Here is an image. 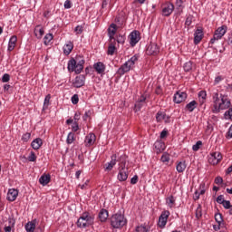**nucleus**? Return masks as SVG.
<instances>
[{
  "mask_svg": "<svg viewBox=\"0 0 232 232\" xmlns=\"http://www.w3.org/2000/svg\"><path fill=\"white\" fill-rule=\"evenodd\" d=\"M161 162L166 163L169 162V154L168 153H163L161 158H160Z\"/></svg>",
  "mask_w": 232,
  "mask_h": 232,
  "instance_id": "09e8293b",
  "label": "nucleus"
},
{
  "mask_svg": "<svg viewBox=\"0 0 232 232\" xmlns=\"http://www.w3.org/2000/svg\"><path fill=\"white\" fill-rule=\"evenodd\" d=\"M72 131H79V123L77 121H74L72 127Z\"/></svg>",
  "mask_w": 232,
  "mask_h": 232,
  "instance_id": "052dcab7",
  "label": "nucleus"
},
{
  "mask_svg": "<svg viewBox=\"0 0 232 232\" xmlns=\"http://www.w3.org/2000/svg\"><path fill=\"white\" fill-rule=\"evenodd\" d=\"M126 224H127V220L124 218V215L122 214H114L111 218V226L114 229L124 227Z\"/></svg>",
  "mask_w": 232,
  "mask_h": 232,
  "instance_id": "39448f33",
  "label": "nucleus"
},
{
  "mask_svg": "<svg viewBox=\"0 0 232 232\" xmlns=\"http://www.w3.org/2000/svg\"><path fill=\"white\" fill-rule=\"evenodd\" d=\"M224 117L227 121H232V107L225 112Z\"/></svg>",
  "mask_w": 232,
  "mask_h": 232,
  "instance_id": "79ce46f5",
  "label": "nucleus"
},
{
  "mask_svg": "<svg viewBox=\"0 0 232 232\" xmlns=\"http://www.w3.org/2000/svg\"><path fill=\"white\" fill-rule=\"evenodd\" d=\"M201 146H202V141L201 140L197 141L196 144L192 146L193 151H198Z\"/></svg>",
  "mask_w": 232,
  "mask_h": 232,
  "instance_id": "de8ad7c7",
  "label": "nucleus"
},
{
  "mask_svg": "<svg viewBox=\"0 0 232 232\" xmlns=\"http://www.w3.org/2000/svg\"><path fill=\"white\" fill-rule=\"evenodd\" d=\"M148 231H150V229L142 225L136 227V229H135V232H148Z\"/></svg>",
  "mask_w": 232,
  "mask_h": 232,
  "instance_id": "a18cd8bd",
  "label": "nucleus"
},
{
  "mask_svg": "<svg viewBox=\"0 0 232 232\" xmlns=\"http://www.w3.org/2000/svg\"><path fill=\"white\" fill-rule=\"evenodd\" d=\"M198 102H197V101L193 100L185 106V111H189V113H191V112L195 111V110H196V108H198Z\"/></svg>",
  "mask_w": 232,
  "mask_h": 232,
  "instance_id": "5701e85b",
  "label": "nucleus"
},
{
  "mask_svg": "<svg viewBox=\"0 0 232 232\" xmlns=\"http://www.w3.org/2000/svg\"><path fill=\"white\" fill-rule=\"evenodd\" d=\"M32 137V134L29 133V132H26L24 133L23 136H22V140L24 142H28V140H30V138Z\"/></svg>",
  "mask_w": 232,
  "mask_h": 232,
  "instance_id": "8fccbe9b",
  "label": "nucleus"
},
{
  "mask_svg": "<svg viewBox=\"0 0 232 232\" xmlns=\"http://www.w3.org/2000/svg\"><path fill=\"white\" fill-rule=\"evenodd\" d=\"M51 180L52 176L50 174H43L39 179V182L42 186H48Z\"/></svg>",
  "mask_w": 232,
  "mask_h": 232,
  "instance_id": "4be33fe9",
  "label": "nucleus"
},
{
  "mask_svg": "<svg viewBox=\"0 0 232 232\" xmlns=\"http://www.w3.org/2000/svg\"><path fill=\"white\" fill-rule=\"evenodd\" d=\"M227 32V25H221L218 27L213 35V38L210 39L209 44H215L217 41H220L222 39L223 35H226V33Z\"/></svg>",
  "mask_w": 232,
  "mask_h": 232,
  "instance_id": "423d86ee",
  "label": "nucleus"
},
{
  "mask_svg": "<svg viewBox=\"0 0 232 232\" xmlns=\"http://www.w3.org/2000/svg\"><path fill=\"white\" fill-rule=\"evenodd\" d=\"M115 50H117V47H115V44L113 43V41H111L108 47V55H113V53H115Z\"/></svg>",
  "mask_w": 232,
  "mask_h": 232,
  "instance_id": "f704fd0d",
  "label": "nucleus"
},
{
  "mask_svg": "<svg viewBox=\"0 0 232 232\" xmlns=\"http://www.w3.org/2000/svg\"><path fill=\"white\" fill-rule=\"evenodd\" d=\"M139 182V176L135 175L133 178L130 179V184H137Z\"/></svg>",
  "mask_w": 232,
  "mask_h": 232,
  "instance_id": "680f3d73",
  "label": "nucleus"
},
{
  "mask_svg": "<svg viewBox=\"0 0 232 232\" xmlns=\"http://www.w3.org/2000/svg\"><path fill=\"white\" fill-rule=\"evenodd\" d=\"M95 218L90 215V212H83L82 216L77 220L78 227H90L93 224Z\"/></svg>",
  "mask_w": 232,
  "mask_h": 232,
  "instance_id": "7ed1b4c3",
  "label": "nucleus"
},
{
  "mask_svg": "<svg viewBox=\"0 0 232 232\" xmlns=\"http://www.w3.org/2000/svg\"><path fill=\"white\" fill-rule=\"evenodd\" d=\"M109 213L105 208L101 209L99 213V218L101 222H106L108 220Z\"/></svg>",
  "mask_w": 232,
  "mask_h": 232,
  "instance_id": "c756f323",
  "label": "nucleus"
},
{
  "mask_svg": "<svg viewBox=\"0 0 232 232\" xmlns=\"http://www.w3.org/2000/svg\"><path fill=\"white\" fill-rule=\"evenodd\" d=\"M183 3L182 0H176V6L178 7V10H181V12L184 8V6H182Z\"/></svg>",
  "mask_w": 232,
  "mask_h": 232,
  "instance_id": "5fc2aeb1",
  "label": "nucleus"
},
{
  "mask_svg": "<svg viewBox=\"0 0 232 232\" xmlns=\"http://www.w3.org/2000/svg\"><path fill=\"white\" fill-rule=\"evenodd\" d=\"M167 115L164 111H158L156 114V120L158 122H161V121H164L166 119Z\"/></svg>",
  "mask_w": 232,
  "mask_h": 232,
  "instance_id": "e433bc0d",
  "label": "nucleus"
},
{
  "mask_svg": "<svg viewBox=\"0 0 232 232\" xmlns=\"http://www.w3.org/2000/svg\"><path fill=\"white\" fill-rule=\"evenodd\" d=\"M50 99H52V96L50 94L46 95L44 102V110L48 108L50 105Z\"/></svg>",
  "mask_w": 232,
  "mask_h": 232,
  "instance_id": "37998d69",
  "label": "nucleus"
},
{
  "mask_svg": "<svg viewBox=\"0 0 232 232\" xmlns=\"http://www.w3.org/2000/svg\"><path fill=\"white\" fill-rule=\"evenodd\" d=\"M215 220L218 224H219V226H222V224H224V218H222V214L220 213H217L215 215Z\"/></svg>",
  "mask_w": 232,
  "mask_h": 232,
  "instance_id": "58836bf2",
  "label": "nucleus"
},
{
  "mask_svg": "<svg viewBox=\"0 0 232 232\" xmlns=\"http://www.w3.org/2000/svg\"><path fill=\"white\" fill-rule=\"evenodd\" d=\"M223 208H225V209H231L232 206H231V201L229 200H225V202L222 204Z\"/></svg>",
  "mask_w": 232,
  "mask_h": 232,
  "instance_id": "864d4df0",
  "label": "nucleus"
},
{
  "mask_svg": "<svg viewBox=\"0 0 232 232\" xmlns=\"http://www.w3.org/2000/svg\"><path fill=\"white\" fill-rule=\"evenodd\" d=\"M25 231L27 232H34L35 231V220L29 221L24 226Z\"/></svg>",
  "mask_w": 232,
  "mask_h": 232,
  "instance_id": "2f4dec72",
  "label": "nucleus"
},
{
  "mask_svg": "<svg viewBox=\"0 0 232 232\" xmlns=\"http://www.w3.org/2000/svg\"><path fill=\"white\" fill-rule=\"evenodd\" d=\"M71 101L73 104H78L79 103V95L74 94L72 98Z\"/></svg>",
  "mask_w": 232,
  "mask_h": 232,
  "instance_id": "6e6d98bb",
  "label": "nucleus"
},
{
  "mask_svg": "<svg viewBox=\"0 0 232 232\" xmlns=\"http://www.w3.org/2000/svg\"><path fill=\"white\" fill-rule=\"evenodd\" d=\"M175 197L169 196V198H166V204L169 208H173L175 206Z\"/></svg>",
  "mask_w": 232,
  "mask_h": 232,
  "instance_id": "c9c22d12",
  "label": "nucleus"
},
{
  "mask_svg": "<svg viewBox=\"0 0 232 232\" xmlns=\"http://www.w3.org/2000/svg\"><path fill=\"white\" fill-rule=\"evenodd\" d=\"M183 70L184 72H193V62L188 61L185 63L183 66Z\"/></svg>",
  "mask_w": 232,
  "mask_h": 232,
  "instance_id": "473e14b6",
  "label": "nucleus"
},
{
  "mask_svg": "<svg viewBox=\"0 0 232 232\" xmlns=\"http://www.w3.org/2000/svg\"><path fill=\"white\" fill-rule=\"evenodd\" d=\"M160 139H166V137H168V131L166 130H163L161 132H160Z\"/></svg>",
  "mask_w": 232,
  "mask_h": 232,
  "instance_id": "69168bd1",
  "label": "nucleus"
},
{
  "mask_svg": "<svg viewBox=\"0 0 232 232\" xmlns=\"http://www.w3.org/2000/svg\"><path fill=\"white\" fill-rule=\"evenodd\" d=\"M206 183H201L200 184V192L198 193L199 195H204L206 193Z\"/></svg>",
  "mask_w": 232,
  "mask_h": 232,
  "instance_id": "bf43d9fd",
  "label": "nucleus"
},
{
  "mask_svg": "<svg viewBox=\"0 0 232 232\" xmlns=\"http://www.w3.org/2000/svg\"><path fill=\"white\" fill-rule=\"evenodd\" d=\"M198 97L199 106H202L203 104L206 103V99L208 97V92H206V91H200L198 93Z\"/></svg>",
  "mask_w": 232,
  "mask_h": 232,
  "instance_id": "bb28decb",
  "label": "nucleus"
},
{
  "mask_svg": "<svg viewBox=\"0 0 232 232\" xmlns=\"http://www.w3.org/2000/svg\"><path fill=\"white\" fill-rule=\"evenodd\" d=\"M93 69L101 75L106 72V65L102 62H97L93 64Z\"/></svg>",
  "mask_w": 232,
  "mask_h": 232,
  "instance_id": "6ab92c4d",
  "label": "nucleus"
},
{
  "mask_svg": "<svg viewBox=\"0 0 232 232\" xmlns=\"http://www.w3.org/2000/svg\"><path fill=\"white\" fill-rule=\"evenodd\" d=\"M222 182H224V179H222V177H217L215 179V184H222Z\"/></svg>",
  "mask_w": 232,
  "mask_h": 232,
  "instance_id": "338daca9",
  "label": "nucleus"
},
{
  "mask_svg": "<svg viewBox=\"0 0 232 232\" xmlns=\"http://www.w3.org/2000/svg\"><path fill=\"white\" fill-rule=\"evenodd\" d=\"M10 81V74L5 73L2 76V82H8Z\"/></svg>",
  "mask_w": 232,
  "mask_h": 232,
  "instance_id": "4d7b16f0",
  "label": "nucleus"
},
{
  "mask_svg": "<svg viewBox=\"0 0 232 232\" xmlns=\"http://www.w3.org/2000/svg\"><path fill=\"white\" fill-rule=\"evenodd\" d=\"M225 201H226V199H224V195H219L217 198L218 204H224Z\"/></svg>",
  "mask_w": 232,
  "mask_h": 232,
  "instance_id": "13d9d810",
  "label": "nucleus"
},
{
  "mask_svg": "<svg viewBox=\"0 0 232 232\" xmlns=\"http://www.w3.org/2000/svg\"><path fill=\"white\" fill-rule=\"evenodd\" d=\"M8 221H9V226L5 227V232L12 231V226L15 224V220L14 218H9Z\"/></svg>",
  "mask_w": 232,
  "mask_h": 232,
  "instance_id": "a19ab883",
  "label": "nucleus"
},
{
  "mask_svg": "<svg viewBox=\"0 0 232 232\" xmlns=\"http://www.w3.org/2000/svg\"><path fill=\"white\" fill-rule=\"evenodd\" d=\"M53 40V34H47L44 37V44H45V46H48V44H50V43H52Z\"/></svg>",
  "mask_w": 232,
  "mask_h": 232,
  "instance_id": "72a5a7b5",
  "label": "nucleus"
},
{
  "mask_svg": "<svg viewBox=\"0 0 232 232\" xmlns=\"http://www.w3.org/2000/svg\"><path fill=\"white\" fill-rule=\"evenodd\" d=\"M139 61L137 55L132 56L127 62H125L117 71L118 75H124V73H128L131 68L135 66V63Z\"/></svg>",
  "mask_w": 232,
  "mask_h": 232,
  "instance_id": "20e7f679",
  "label": "nucleus"
},
{
  "mask_svg": "<svg viewBox=\"0 0 232 232\" xmlns=\"http://www.w3.org/2000/svg\"><path fill=\"white\" fill-rule=\"evenodd\" d=\"M142 106H144V103H141L140 102H136L135 103V108H137L138 110H140L142 108Z\"/></svg>",
  "mask_w": 232,
  "mask_h": 232,
  "instance_id": "774afa93",
  "label": "nucleus"
},
{
  "mask_svg": "<svg viewBox=\"0 0 232 232\" xmlns=\"http://www.w3.org/2000/svg\"><path fill=\"white\" fill-rule=\"evenodd\" d=\"M74 140H75V134L73 132H69L66 139L67 144H73Z\"/></svg>",
  "mask_w": 232,
  "mask_h": 232,
  "instance_id": "4c0bfd02",
  "label": "nucleus"
},
{
  "mask_svg": "<svg viewBox=\"0 0 232 232\" xmlns=\"http://www.w3.org/2000/svg\"><path fill=\"white\" fill-rule=\"evenodd\" d=\"M15 44H17V36L13 35L9 39L8 47H7L8 52H13V50L15 48Z\"/></svg>",
  "mask_w": 232,
  "mask_h": 232,
  "instance_id": "393cba45",
  "label": "nucleus"
},
{
  "mask_svg": "<svg viewBox=\"0 0 232 232\" xmlns=\"http://www.w3.org/2000/svg\"><path fill=\"white\" fill-rule=\"evenodd\" d=\"M186 99H188V94L184 92H177L173 97V101L176 104H180V102H184Z\"/></svg>",
  "mask_w": 232,
  "mask_h": 232,
  "instance_id": "ddd939ff",
  "label": "nucleus"
},
{
  "mask_svg": "<svg viewBox=\"0 0 232 232\" xmlns=\"http://www.w3.org/2000/svg\"><path fill=\"white\" fill-rule=\"evenodd\" d=\"M173 10H175V5L171 2H165L161 5V15L163 17H169L173 14Z\"/></svg>",
  "mask_w": 232,
  "mask_h": 232,
  "instance_id": "0eeeda50",
  "label": "nucleus"
},
{
  "mask_svg": "<svg viewBox=\"0 0 232 232\" xmlns=\"http://www.w3.org/2000/svg\"><path fill=\"white\" fill-rule=\"evenodd\" d=\"M64 8H66V9L72 8V2L70 0H66L64 2Z\"/></svg>",
  "mask_w": 232,
  "mask_h": 232,
  "instance_id": "e2e57ef3",
  "label": "nucleus"
},
{
  "mask_svg": "<svg viewBox=\"0 0 232 232\" xmlns=\"http://www.w3.org/2000/svg\"><path fill=\"white\" fill-rule=\"evenodd\" d=\"M115 41L118 43V44H124L126 41V36L119 34L116 36Z\"/></svg>",
  "mask_w": 232,
  "mask_h": 232,
  "instance_id": "ea45409f",
  "label": "nucleus"
},
{
  "mask_svg": "<svg viewBox=\"0 0 232 232\" xmlns=\"http://www.w3.org/2000/svg\"><path fill=\"white\" fill-rule=\"evenodd\" d=\"M31 146H32L33 150H39L41 148V146H43V140L41 138L34 139L32 141Z\"/></svg>",
  "mask_w": 232,
  "mask_h": 232,
  "instance_id": "cd10ccee",
  "label": "nucleus"
},
{
  "mask_svg": "<svg viewBox=\"0 0 232 232\" xmlns=\"http://www.w3.org/2000/svg\"><path fill=\"white\" fill-rule=\"evenodd\" d=\"M191 23H193V15H188L185 21L186 26H191Z\"/></svg>",
  "mask_w": 232,
  "mask_h": 232,
  "instance_id": "603ef678",
  "label": "nucleus"
},
{
  "mask_svg": "<svg viewBox=\"0 0 232 232\" xmlns=\"http://www.w3.org/2000/svg\"><path fill=\"white\" fill-rule=\"evenodd\" d=\"M202 217V207L198 205L196 209V218H200Z\"/></svg>",
  "mask_w": 232,
  "mask_h": 232,
  "instance_id": "3c124183",
  "label": "nucleus"
},
{
  "mask_svg": "<svg viewBox=\"0 0 232 232\" xmlns=\"http://www.w3.org/2000/svg\"><path fill=\"white\" fill-rule=\"evenodd\" d=\"M115 34H117V24H111L108 28V35L111 43V41L115 43Z\"/></svg>",
  "mask_w": 232,
  "mask_h": 232,
  "instance_id": "a211bd4d",
  "label": "nucleus"
},
{
  "mask_svg": "<svg viewBox=\"0 0 232 232\" xmlns=\"http://www.w3.org/2000/svg\"><path fill=\"white\" fill-rule=\"evenodd\" d=\"M118 176L117 179L119 180V182H126V180H128V169H121L118 168Z\"/></svg>",
  "mask_w": 232,
  "mask_h": 232,
  "instance_id": "2eb2a0df",
  "label": "nucleus"
},
{
  "mask_svg": "<svg viewBox=\"0 0 232 232\" xmlns=\"http://www.w3.org/2000/svg\"><path fill=\"white\" fill-rule=\"evenodd\" d=\"M34 35L37 39H42L43 35H44V28L41 25H36L34 28Z\"/></svg>",
  "mask_w": 232,
  "mask_h": 232,
  "instance_id": "a878e982",
  "label": "nucleus"
},
{
  "mask_svg": "<svg viewBox=\"0 0 232 232\" xmlns=\"http://www.w3.org/2000/svg\"><path fill=\"white\" fill-rule=\"evenodd\" d=\"M128 161V156L126 154H122L120 156L117 160V162H119V168L120 169H126V162Z\"/></svg>",
  "mask_w": 232,
  "mask_h": 232,
  "instance_id": "b1692460",
  "label": "nucleus"
},
{
  "mask_svg": "<svg viewBox=\"0 0 232 232\" xmlns=\"http://www.w3.org/2000/svg\"><path fill=\"white\" fill-rule=\"evenodd\" d=\"M19 195V191L15 188H9L8 193H7V200L9 202H14L15 198H17Z\"/></svg>",
  "mask_w": 232,
  "mask_h": 232,
  "instance_id": "aec40b11",
  "label": "nucleus"
},
{
  "mask_svg": "<svg viewBox=\"0 0 232 232\" xmlns=\"http://www.w3.org/2000/svg\"><path fill=\"white\" fill-rule=\"evenodd\" d=\"M221 81H224V78L222 76H217L214 80V83L218 84Z\"/></svg>",
  "mask_w": 232,
  "mask_h": 232,
  "instance_id": "0e129e2a",
  "label": "nucleus"
},
{
  "mask_svg": "<svg viewBox=\"0 0 232 232\" xmlns=\"http://www.w3.org/2000/svg\"><path fill=\"white\" fill-rule=\"evenodd\" d=\"M204 37V31L202 29H197L194 34V44H198Z\"/></svg>",
  "mask_w": 232,
  "mask_h": 232,
  "instance_id": "412c9836",
  "label": "nucleus"
},
{
  "mask_svg": "<svg viewBox=\"0 0 232 232\" xmlns=\"http://www.w3.org/2000/svg\"><path fill=\"white\" fill-rule=\"evenodd\" d=\"M222 160V153L220 152H212L208 158L209 164L212 166H217Z\"/></svg>",
  "mask_w": 232,
  "mask_h": 232,
  "instance_id": "9d476101",
  "label": "nucleus"
},
{
  "mask_svg": "<svg viewBox=\"0 0 232 232\" xmlns=\"http://www.w3.org/2000/svg\"><path fill=\"white\" fill-rule=\"evenodd\" d=\"M166 150V143L162 140H158L154 143V151L155 153H162Z\"/></svg>",
  "mask_w": 232,
  "mask_h": 232,
  "instance_id": "dca6fc26",
  "label": "nucleus"
},
{
  "mask_svg": "<svg viewBox=\"0 0 232 232\" xmlns=\"http://www.w3.org/2000/svg\"><path fill=\"white\" fill-rule=\"evenodd\" d=\"M95 140H97V137L95 136V134L93 132L89 133L85 137V146L87 148H90V146H93V144H95Z\"/></svg>",
  "mask_w": 232,
  "mask_h": 232,
  "instance_id": "f3484780",
  "label": "nucleus"
},
{
  "mask_svg": "<svg viewBox=\"0 0 232 232\" xmlns=\"http://www.w3.org/2000/svg\"><path fill=\"white\" fill-rule=\"evenodd\" d=\"M72 50H73V43L72 41H69L63 46V53H64V55H68L69 53H72Z\"/></svg>",
  "mask_w": 232,
  "mask_h": 232,
  "instance_id": "c85d7f7f",
  "label": "nucleus"
},
{
  "mask_svg": "<svg viewBox=\"0 0 232 232\" xmlns=\"http://www.w3.org/2000/svg\"><path fill=\"white\" fill-rule=\"evenodd\" d=\"M84 31V27L82 25H77L74 29V32L77 35H81L82 32Z\"/></svg>",
  "mask_w": 232,
  "mask_h": 232,
  "instance_id": "49530a36",
  "label": "nucleus"
},
{
  "mask_svg": "<svg viewBox=\"0 0 232 232\" xmlns=\"http://www.w3.org/2000/svg\"><path fill=\"white\" fill-rule=\"evenodd\" d=\"M86 82V76L83 74H80L74 78L72 81V86L74 88H82Z\"/></svg>",
  "mask_w": 232,
  "mask_h": 232,
  "instance_id": "9b49d317",
  "label": "nucleus"
},
{
  "mask_svg": "<svg viewBox=\"0 0 232 232\" xmlns=\"http://www.w3.org/2000/svg\"><path fill=\"white\" fill-rule=\"evenodd\" d=\"M169 210H164L161 212L160 218H159V222L158 226L160 227V229H164L166 227V224H168V218H169Z\"/></svg>",
  "mask_w": 232,
  "mask_h": 232,
  "instance_id": "6e6552de",
  "label": "nucleus"
},
{
  "mask_svg": "<svg viewBox=\"0 0 232 232\" xmlns=\"http://www.w3.org/2000/svg\"><path fill=\"white\" fill-rule=\"evenodd\" d=\"M27 160H29V162H35V160H37V156H35V152L31 151L27 158Z\"/></svg>",
  "mask_w": 232,
  "mask_h": 232,
  "instance_id": "c03bdc74",
  "label": "nucleus"
},
{
  "mask_svg": "<svg viewBox=\"0 0 232 232\" xmlns=\"http://www.w3.org/2000/svg\"><path fill=\"white\" fill-rule=\"evenodd\" d=\"M117 164V154H112L111 156V161L104 165V171H111L115 165Z\"/></svg>",
  "mask_w": 232,
  "mask_h": 232,
  "instance_id": "4468645a",
  "label": "nucleus"
},
{
  "mask_svg": "<svg viewBox=\"0 0 232 232\" xmlns=\"http://www.w3.org/2000/svg\"><path fill=\"white\" fill-rule=\"evenodd\" d=\"M84 58L82 56H76V58H71L68 61L67 70L68 72H74L79 75L82 70H84Z\"/></svg>",
  "mask_w": 232,
  "mask_h": 232,
  "instance_id": "f03ea898",
  "label": "nucleus"
},
{
  "mask_svg": "<svg viewBox=\"0 0 232 232\" xmlns=\"http://www.w3.org/2000/svg\"><path fill=\"white\" fill-rule=\"evenodd\" d=\"M129 39L130 46H135L140 41V33L139 31H132L129 35Z\"/></svg>",
  "mask_w": 232,
  "mask_h": 232,
  "instance_id": "f8f14e48",
  "label": "nucleus"
},
{
  "mask_svg": "<svg viewBox=\"0 0 232 232\" xmlns=\"http://www.w3.org/2000/svg\"><path fill=\"white\" fill-rule=\"evenodd\" d=\"M187 164L186 161H179L177 166H176V169L178 171V173H184V171H186V168H187Z\"/></svg>",
  "mask_w": 232,
  "mask_h": 232,
  "instance_id": "7c9ffc66",
  "label": "nucleus"
},
{
  "mask_svg": "<svg viewBox=\"0 0 232 232\" xmlns=\"http://www.w3.org/2000/svg\"><path fill=\"white\" fill-rule=\"evenodd\" d=\"M160 52V47H159V44L157 43L151 42L146 50L147 55H159V53Z\"/></svg>",
  "mask_w": 232,
  "mask_h": 232,
  "instance_id": "1a4fd4ad",
  "label": "nucleus"
},
{
  "mask_svg": "<svg viewBox=\"0 0 232 232\" xmlns=\"http://www.w3.org/2000/svg\"><path fill=\"white\" fill-rule=\"evenodd\" d=\"M212 113H220L223 110L231 108V100H229V97L226 94H218V91L212 93Z\"/></svg>",
  "mask_w": 232,
  "mask_h": 232,
  "instance_id": "f257e3e1",
  "label": "nucleus"
}]
</instances>
